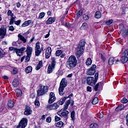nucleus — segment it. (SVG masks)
<instances>
[{
  "instance_id": "24",
  "label": "nucleus",
  "mask_w": 128,
  "mask_h": 128,
  "mask_svg": "<svg viewBox=\"0 0 128 128\" xmlns=\"http://www.w3.org/2000/svg\"><path fill=\"white\" fill-rule=\"evenodd\" d=\"M124 104H122L120 106H118L116 108V112H120L121 110H124Z\"/></svg>"
},
{
  "instance_id": "2",
  "label": "nucleus",
  "mask_w": 128,
  "mask_h": 128,
  "mask_svg": "<svg viewBox=\"0 0 128 128\" xmlns=\"http://www.w3.org/2000/svg\"><path fill=\"white\" fill-rule=\"evenodd\" d=\"M77 64L78 60H76V56H71L66 61V66L69 70H72L74 68H76V66Z\"/></svg>"
},
{
  "instance_id": "31",
  "label": "nucleus",
  "mask_w": 128,
  "mask_h": 128,
  "mask_svg": "<svg viewBox=\"0 0 128 128\" xmlns=\"http://www.w3.org/2000/svg\"><path fill=\"white\" fill-rule=\"evenodd\" d=\"M88 28V24H86V22H84L82 24L80 28V30H86Z\"/></svg>"
},
{
  "instance_id": "4",
  "label": "nucleus",
  "mask_w": 128,
  "mask_h": 128,
  "mask_svg": "<svg viewBox=\"0 0 128 128\" xmlns=\"http://www.w3.org/2000/svg\"><path fill=\"white\" fill-rule=\"evenodd\" d=\"M70 100H68L64 105V108L58 112V114L60 116L68 118V114L69 112L66 110L68 108V106H70Z\"/></svg>"
},
{
  "instance_id": "20",
  "label": "nucleus",
  "mask_w": 128,
  "mask_h": 128,
  "mask_svg": "<svg viewBox=\"0 0 128 128\" xmlns=\"http://www.w3.org/2000/svg\"><path fill=\"white\" fill-rule=\"evenodd\" d=\"M12 86L14 87V88H16L17 86H18V84H20V80H18V79H14L12 82Z\"/></svg>"
},
{
  "instance_id": "46",
  "label": "nucleus",
  "mask_w": 128,
  "mask_h": 128,
  "mask_svg": "<svg viewBox=\"0 0 128 128\" xmlns=\"http://www.w3.org/2000/svg\"><path fill=\"white\" fill-rule=\"evenodd\" d=\"M98 86H100V84H97L95 86H94V90L96 92H98Z\"/></svg>"
},
{
  "instance_id": "37",
  "label": "nucleus",
  "mask_w": 128,
  "mask_h": 128,
  "mask_svg": "<svg viewBox=\"0 0 128 128\" xmlns=\"http://www.w3.org/2000/svg\"><path fill=\"white\" fill-rule=\"evenodd\" d=\"M62 54V50H58L56 51V56H60Z\"/></svg>"
},
{
  "instance_id": "60",
  "label": "nucleus",
  "mask_w": 128,
  "mask_h": 128,
  "mask_svg": "<svg viewBox=\"0 0 128 128\" xmlns=\"http://www.w3.org/2000/svg\"><path fill=\"white\" fill-rule=\"evenodd\" d=\"M87 90L90 92H92V87L90 86H87Z\"/></svg>"
},
{
  "instance_id": "10",
  "label": "nucleus",
  "mask_w": 128,
  "mask_h": 128,
  "mask_svg": "<svg viewBox=\"0 0 128 128\" xmlns=\"http://www.w3.org/2000/svg\"><path fill=\"white\" fill-rule=\"evenodd\" d=\"M26 126H28V119L23 118L19 122L17 128H24Z\"/></svg>"
},
{
  "instance_id": "14",
  "label": "nucleus",
  "mask_w": 128,
  "mask_h": 128,
  "mask_svg": "<svg viewBox=\"0 0 128 128\" xmlns=\"http://www.w3.org/2000/svg\"><path fill=\"white\" fill-rule=\"evenodd\" d=\"M56 96H54V93L52 92H50L49 96V100L48 103L49 104H52L56 100Z\"/></svg>"
},
{
  "instance_id": "38",
  "label": "nucleus",
  "mask_w": 128,
  "mask_h": 128,
  "mask_svg": "<svg viewBox=\"0 0 128 128\" xmlns=\"http://www.w3.org/2000/svg\"><path fill=\"white\" fill-rule=\"evenodd\" d=\"M7 14L8 16H11V18L14 16V13H12V12L11 10H8V12H7Z\"/></svg>"
},
{
  "instance_id": "8",
  "label": "nucleus",
  "mask_w": 128,
  "mask_h": 128,
  "mask_svg": "<svg viewBox=\"0 0 128 128\" xmlns=\"http://www.w3.org/2000/svg\"><path fill=\"white\" fill-rule=\"evenodd\" d=\"M42 50H44V47L40 48V43L39 42H36L35 46V56H39L40 54H42Z\"/></svg>"
},
{
  "instance_id": "51",
  "label": "nucleus",
  "mask_w": 128,
  "mask_h": 128,
  "mask_svg": "<svg viewBox=\"0 0 128 128\" xmlns=\"http://www.w3.org/2000/svg\"><path fill=\"white\" fill-rule=\"evenodd\" d=\"M124 56H128V50L126 49L124 50V53H123Z\"/></svg>"
},
{
  "instance_id": "58",
  "label": "nucleus",
  "mask_w": 128,
  "mask_h": 128,
  "mask_svg": "<svg viewBox=\"0 0 128 128\" xmlns=\"http://www.w3.org/2000/svg\"><path fill=\"white\" fill-rule=\"evenodd\" d=\"M18 72V69L16 68H14V70H13V74H17Z\"/></svg>"
},
{
  "instance_id": "48",
  "label": "nucleus",
  "mask_w": 128,
  "mask_h": 128,
  "mask_svg": "<svg viewBox=\"0 0 128 128\" xmlns=\"http://www.w3.org/2000/svg\"><path fill=\"white\" fill-rule=\"evenodd\" d=\"M94 80H96V82H98V73H96L94 75Z\"/></svg>"
},
{
  "instance_id": "9",
  "label": "nucleus",
  "mask_w": 128,
  "mask_h": 128,
  "mask_svg": "<svg viewBox=\"0 0 128 128\" xmlns=\"http://www.w3.org/2000/svg\"><path fill=\"white\" fill-rule=\"evenodd\" d=\"M120 28V34L122 36H127L128 34V30L124 28V24H120L119 25Z\"/></svg>"
},
{
  "instance_id": "13",
  "label": "nucleus",
  "mask_w": 128,
  "mask_h": 128,
  "mask_svg": "<svg viewBox=\"0 0 128 128\" xmlns=\"http://www.w3.org/2000/svg\"><path fill=\"white\" fill-rule=\"evenodd\" d=\"M26 50V48L24 47L21 48L19 49H16V51L15 52H16L18 56H22L24 54V50Z\"/></svg>"
},
{
  "instance_id": "18",
  "label": "nucleus",
  "mask_w": 128,
  "mask_h": 128,
  "mask_svg": "<svg viewBox=\"0 0 128 128\" xmlns=\"http://www.w3.org/2000/svg\"><path fill=\"white\" fill-rule=\"evenodd\" d=\"M32 111L30 110V108L28 106H26L24 114L25 116H30V114H32Z\"/></svg>"
},
{
  "instance_id": "59",
  "label": "nucleus",
  "mask_w": 128,
  "mask_h": 128,
  "mask_svg": "<svg viewBox=\"0 0 128 128\" xmlns=\"http://www.w3.org/2000/svg\"><path fill=\"white\" fill-rule=\"evenodd\" d=\"M12 46H18V42H12Z\"/></svg>"
},
{
  "instance_id": "5",
  "label": "nucleus",
  "mask_w": 128,
  "mask_h": 128,
  "mask_svg": "<svg viewBox=\"0 0 128 128\" xmlns=\"http://www.w3.org/2000/svg\"><path fill=\"white\" fill-rule=\"evenodd\" d=\"M66 86L67 81L66 78H63L60 82V87L58 88L59 94L60 96H64V88H66Z\"/></svg>"
},
{
  "instance_id": "36",
  "label": "nucleus",
  "mask_w": 128,
  "mask_h": 128,
  "mask_svg": "<svg viewBox=\"0 0 128 128\" xmlns=\"http://www.w3.org/2000/svg\"><path fill=\"white\" fill-rule=\"evenodd\" d=\"M90 128H98V125L96 124H92L90 126Z\"/></svg>"
},
{
  "instance_id": "45",
  "label": "nucleus",
  "mask_w": 128,
  "mask_h": 128,
  "mask_svg": "<svg viewBox=\"0 0 128 128\" xmlns=\"http://www.w3.org/2000/svg\"><path fill=\"white\" fill-rule=\"evenodd\" d=\"M31 56H32L27 55V56H26V58H25L26 61V62H29V60H30V57Z\"/></svg>"
},
{
  "instance_id": "62",
  "label": "nucleus",
  "mask_w": 128,
  "mask_h": 128,
  "mask_svg": "<svg viewBox=\"0 0 128 128\" xmlns=\"http://www.w3.org/2000/svg\"><path fill=\"white\" fill-rule=\"evenodd\" d=\"M30 96L32 98H36V95H34V94H30Z\"/></svg>"
},
{
  "instance_id": "53",
  "label": "nucleus",
  "mask_w": 128,
  "mask_h": 128,
  "mask_svg": "<svg viewBox=\"0 0 128 128\" xmlns=\"http://www.w3.org/2000/svg\"><path fill=\"white\" fill-rule=\"evenodd\" d=\"M47 122H52V118L50 117H48L46 119Z\"/></svg>"
},
{
  "instance_id": "39",
  "label": "nucleus",
  "mask_w": 128,
  "mask_h": 128,
  "mask_svg": "<svg viewBox=\"0 0 128 128\" xmlns=\"http://www.w3.org/2000/svg\"><path fill=\"white\" fill-rule=\"evenodd\" d=\"M75 112L74 111H72L70 114V116L72 118V120H74V118H75V116H74Z\"/></svg>"
},
{
  "instance_id": "40",
  "label": "nucleus",
  "mask_w": 128,
  "mask_h": 128,
  "mask_svg": "<svg viewBox=\"0 0 128 128\" xmlns=\"http://www.w3.org/2000/svg\"><path fill=\"white\" fill-rule=\"evenodd\" d=\"M112 22H114V20H110L106 22V24H107V26H110V25L112 24Z\"/></svg>"
},
{
  "instance_id": "34",
  "label": "nucleus",
  "mask_w": 128,
  "mask_h": 128,
  "mask_svg": "<svg viewBox=\"0 0 128 128\" xmlns=\"http://www.w3.org/2000/svg\"><path fill=\"white\" fill-rule=\"evenodd\" d=\"M92 62L90 58H88L86 62V66H90Z\"/></svg>"
},
{
  "instance_id": "12",
  "label": "nucleus",
  "mask_w": 128,
  "mask_h": 128,
  "mask_svg": "<svg viewBox=\"0 0 128 128\" xmlns=\"http://www.w3.org/2000/svg\"><path fill=\"white\" fill-rule=\"evenodd\" d=\"M87 84L89 86H94L96 84V80H95L94 78L89 76L87 78Z\"/></svg>"
},
{
  "instance_id": "61",
  "label": "nucleus",
  "mask_w": 128,
  "mask_h": 128,
  "mask_svg": "<svg viewBox=\"0 0 128 128\" xmlns=\"http://www.w3.org/2000/svg\"><path fill=\"white\" fill-rule=\"evenodd\" d=\"M65 26L67 28H70V23H66Z\"/></svg>"
},
{
  "instance_id": "30",
  "label": "nucleus",
  "mask_w": 128,
  "mask_h": 128,
  "mask_svg": "<svg viewBox=\"0 0 128 128\" xmlns=\"http://www.w3.org/2000/svg\"><path fill=\"white\" fill-rule=\"evenodd\" d=\"M57 128H62V126H64V122L62 121H60L55 124Z\"/></svg>"
},
{
  "instance_id": "26",
  "label": "nucleus",
  "mask_w": 128,
  "mask_h": 128,
  "mask_svg": "<svg viewBox=\"0 0 128 128\" xmlns=\"http://www.w3.org/2000/svg\"><path fill=\"white\" fill-rule=\"evenodd\" d=\"M114 60H114V58H110L108 62V64H110V66H112L114 62Z\"/></svg>"
},
{
  "instance_id": "29",
  "label": "nucleus",
  "mask_w": 128,
  "mask_h": 128,
  "mask_svg": "<svg viewBox=\"0 0 128 128\" xmlns=\"http://www.w3.org/2000/svg\"><path fill=\"white\" fill-rule=\"evenodd\" d=\"M94 17L96 18H102V13H100V12H96L94 14Z\"/></svg>"
},
{
  "instance_id": "63",
  "label": "nucleus",
  "mask_w": 128,
  "mask_h": 128,
  "mask_svg": "<svg viewBox=\"0 0 128 128\" xmlns=\"http://www.w3.org/2000/svg\"><path fill=\"white\" fill-rule=\"evenodd\" d=\"M70 100V106H74V100Z\"/></svg>"
},
{
  "instance_id": "55",
  "label": "nucleus",
  "mask_w": 128,
  "mask_h": 128,
  "mask_svg": "<svg viewBox=\"0 0 128 128\" xmlns=\"http://www.w3.org/2000/svg\"><path fill=\"white\" fill-rule=\"evenodd\" d=\"M9 30H11V32H14V28L12 26H10L9 27Z\"/></svg>"
},
{
  "instance_id": "49",
  "label": "nucleus",
  "mask_w": 128,
  "mask_h": 128,
  "mask_svg": "<svg viewBox=\"0 0 128 128\" xmlns=\"http://www.w3.org/2000/svg\"><path fill=\"white\" fill-rule=\"evenodd\" d=\"M20 20H18L17 21H15L14 22V24H16V26H20Z\"/></svg>"
},
{
  "instance_id": "15",
  "label": "nucleus",
  "mask_w": 128,
  "mask_h": 128,
  "mask_svg": "<svg viewBox=\"0 0 128 128\" xmlns=\"http://www.w3.org/2000/svg\"><path fill=\"white\" fill-rule=\"evenodd\" d=\"M51 54H52V48L50 47H48L46 49V55H45L46 58H50Z\"/></svg>"
},
{
  "instance_id": "43",
  "label": "nucleus",
  "mask_w": 128,
  "mask_h": 128,
  "mask_svg": "<svg viewBox=\"0 0 128 128\" xmlns=\"http://www.w3.org/2000/svg\"><path fill=\"white\" fill-rule=\"evenodd\" d=\"M15 20L14 19V18H11L10 20V22L9 23V24L10 26H12V24H14V22Z\"/></svg>"
},
{
  "instance_id": "47",
  "label": "nucleus",
  "mask_w": 128,
  "mask_h": 128,
  "mask_svg": "<svg viewBox=\"0 0 128 128\" xmlns=\"http://www.w3.org/2000/svg\"><path fill=\"white\" fill-rule=\"evenodd\" d=\"M90 18L88 17V15H84L83 16V19L84 20H88Z\"/></svg>"
},
{
  "instance_id": "50",
  "label": "nucleus",
  "mask_w": 128,
  "mask_h": 128,
  "mask_svg": "<svg viewBox=\"0 0 128 128\" xmlns=\"http://www.w3.org/2000/svg\"><path fill=\"white\" fill-rule=\"evenodd\" d=\"M100 56L102 58V60H103V62H106V57L104 56V55L102 54H100Z\"/></svg>"
},
{
  "instance_id": "54",
  "label": "nucleus",
  "mask_w": 128,
  "mask_h": 128,
  "mask_svg": "<svg viewBox=\"0 0 128 128\" xmlns=\"http://www.w3.org/2000/svg\"><path fill=\"white\" fill-rule=\"evenodd\" d=\"M98 117L100 118H104V114L102 113L100 114H98Z\"/></svg>"
},
{
  "instance_id": "32",
  "label": "nucleus",
  "mask_w": 128,
  "mask_h": 128,
  "mask_svg": "<svg viewBox=\"0 0 128 128\" xmlns=\"http://www.w3.org/2000/svg\"><path fill=\"white\" fill-rule=\"evenodd\" d=\"M42 66V60H40L38 62V64H37V66L36 68V70H40Z\"/></svg>"
},
{
  "instance_id": "64",
  "label": "nucleus",
  "mask_w": 128,
  "mask_h": 128,
  "mask_svg": "<svg viewBox=\"0 0 128 128\" xmlns=\"http://www.w3.org/2000/svg\"><path fill=\"white\" fill-rule=\"evenodd\" d=\"M126 126H128V114L126 116Z\"/></svg>"
},
{
  "instance_id": "35",
  "label": "nucleus",
  "mask_w": 128,
  "mask_h": 128,
  "mask_svg": "<svg viewBox=\"0 0 128 128\" xmlns=\"http://www.w3.org/2000/svg\"><path fill=\"white\" fill-rule=\"evenodd\" d=\"M98 103V98H95L93 99L92 100V104H96Z\"/></svg>"
},
{
  "instance_id": "25",
  "label": "nucleus",
  "mask_w": 128,
  "mask_h": 128,
  "mask_svg": "<svg viewBox=\"0 0 128 128\" xmlns=\"http://www.w3.org/2000/svg\"><path fill=\"white\" fill-rule=\"evenodd\" d=\"M32 22V20H28L25 21L22 24V28H26V26H30V24Z\"/></svg>"
},
{
  "instance_id": "44",
  "label": "nucleus",
  "mask_w": 128,
  "mask_h": 128,
  "mask_svg": "<svg viewBox=\"0 0 128 128\" xmlns=\"http://www.w3.org/2000/svg\"><path fill=\"white\" fill-rule=\"evenodd\" d=\"M9 50H11V52H16V48L14 47H10L9 48Z\"/></svg>"
},
{
  "instance_id": "56",
  "label": "nucleus",
  "mask_w": 128,
  "mask_h": 128,
  "mask_svg": "<svg viewBox=\"0 0 128 128\" xmlns=\"http://www.w3.org/2000/svg\"><path fill=\"white\" fill-rule=\"evenodd\" d=\"M55 120L56 122H58V120H60V118L58 117V116H55Z\"/></svg>"
},
{
  "instance_id": "52",
  "label": "nucleus",
  "mask_w": 128,
  "mask_h": 128,
  "mask_svg": "<svg viewBox=\"0 0 128 128\" xmlns=\"http://www.w3.org/2000/svg\"><path fill=\"white\" fill-rule=\"evenodd\" d=\"M35 106H40V102L38 100H35L34 102Z\"/></svg>"
},
{
  "instance_id": "28",
  "label": "nucleus",
  "mask_w": 128,
  "mask_h": 128,
  "mask_svg": "<svg viewBox=\"0 0 128 128\" xmlns=\"http://www.w3.org/2000/svg\"><path fill=\"white\" fill-rule=\"evenodd\" d=\"M8 108H14V102L12 101V100H10L8 101Z\"/></svg>"
},
{
  "instance_id": "3",
  "label": "nucleus",
  "mask_w": 128,
  "mask_h": 128,
  "mask_svg": "<svg viewBox=\"0 0 128 128\" xmlns=\"http://www.w3.org/2000/svg\"><path fill=\"white\" fill-rule=\"evenodd\" d=\"M66 98H68L66 97H64L63 98H61L60 100L59 103L58 104V103H54L52 104L47 105L46 108H48V110H58V108L60 107V104L61 106L64 104Z\"/></svg>"
},
{
  "instance_id": "17",
  "label": "nucleus",
  "mask_w": 128,
  "mask_h": 128,
  "mask_svg": "<svg viewBox=\"0 0 128 128\" xmlns=\"http://www.w3.org/2000/svg\"><path fill=\"white\" fill-rule=\"evenodd\" d=\"M56 17L49 18L46 22V24H54L56 22Z\"/></svg>"
},
{
  "instance_id": "57",
  "label": "nucleus",
  "mask_w": 128,
  "mask_h": 128,
  "mask_svg": "<svg viewBox=\"0 0 128 128\" xmlns=\"http://www.w3.org/2000/svg\"><path fill=\"white\" fill-rule=\"evenodd\" d=\"M2 54H4V50L0 48V56H2Z\"/></svg>"
},
{
  "instance_id": "11",
  "label": "nucleus",
  "mask_w": 128,
  "mask_h": 128,
  "mask_svg": "<svg viewBox=\"0 0 128 128\" xmlns=\"http://www.w3.org/2000/svg\"><path fill=\"white\" fill-rule=\"evenodd\" d=\"M96 64L92 65V66L87 72V76H94V74H96Z\"/></svg>"
},
{
  "instance_id": "7",
  "label": "nucleus",
  "mask_w": 128,
  "mask_h": 128,
  "mask_svg": "<svg viewBox=\"0 0 128 128\" xmlns=\"http://www.w3.org/2000/svg\"><path fill=\"white\" fill-rule=\"evenodd\" d=\"M56 58H52L51 64H50L48 66L47 70L48 74H52V71L54 70V68L56 67Z\"/></svg>"
},
{
  "instance_id": "33",
  "label": "nucleus",
  "mask_w": 128,
  "mask_h": 128,
  "mask_svg": "<svg viewBox=\"0 0 128 128\" xmlns=\"http://www.w3.org/2000/svg\"><path fill=\"white\" fill-rule=\"evenodd\" d=\"M44 16H46V13H44V12H40L39 14L38 19L42 20V19L44 18Z\"/></svg>"
},
{
  "instance_id": "1",
  "label": "nucleus",
  "mask_w": 128,
  "mask_h": 128,
  "mask_svg": "<svg viewBox=\"0 0 128 128\" xmlns=\"http://www.w3.org/2000/svg\"><path fill=\"white\" fill-rule=\"evenodd\" d=\"M86 48V40L82 39L79 42L78 48H76V56L77 58H80L82 56V52Z\"/></svg>"
},
{
  "instance_id": "6",
  "label": "nucleus",
  "mask_w": 128,
  "mask_h": 128,
  "mask_svg": "<svg viewBox=\"0 0 128 128\" xmlns=\"http://www.w3.org/2000/svg\"><path fill=\"white\" fill-rule=\"evenodd\" d=\"M40 89L37 90V95L38 96H43L45 94L46 92H48V86H44L40 85Z\"/></svg>"
},
{
  "instance_id": "16",
  "label": "nucleus",
  "mask_w": 128,
  "mask_h": 128,
  "mask_svg": "<svg viewBox=\"0 0 128 128\" xmlns=\"http://www.w3.org/2000/svg\"><path fill=\"white\" fill-rule=\"evenodd\" d=\"M6 34V28H0V36H2V38H4Z\"/></svg>"
},
{
  "instance_id": "27",
  "label": "nucleus",
  "mask_w": 128,
  "mask_h": 128,
  "mask_svg": "<svg viewBox=\"0 0 128 128\" xmlns=\"http://www.w3.org/2000/svg\"><path fill=\"white\" fill-rule=\"evenodd\" d=\"M32 66H28L25 69L26 74H30V72H32Z\"/></svg>"
},
{
  "instance_id": "23",
  "label": "nucleus",
  "mask_w": 128,
  "mask_h": 128,
  "mask_svg": "<svg viewBox=\"0 0 128 128\" xmlns=\"http://www.w3.org/2000/svg\"><path fill=\"white\" fill-rule=\"evenodd\" d=\"M128 57L126 56H122L120 58V61L122 64H126L128 62Z\"/></svg>"
},
{
  "instance_id": "22",
  "label": "nucleus",
  "mask_w": 128,
  "mask_h": 128,
  "mask_svg": "<svg viewBox=\"0 0 128 128\" xmlns=\"http://www.w3.org/2000/svg\"><path fill=\"white\" fill-rule=\"evenodd\" d=\"M18 40H22L24 44H26V38H24V37L22 36V35L20 34H18Z\"/></svg>"
},
{
  "instance_id": "41",
  "label": "nucleus",
  "mask_w": 128,
  "mask_h": 128,
  "mask_svg": "<svg viewBox=\"0 0 128 128\" xmlns=\"http://www.w3.org/2000/svg\"><path fill=\"white\" fill-rule=\"evenodd\" d=\"M120 102L122 104H126V102H128V99L126 98H122V99L120 100Z\"/></svg>"
},
{
  "instance_id": "21",
  "label": "nucleus",
  "mask_w": 128,
  "mask_h": 128,
  "mask_svg": "<svg viewBox=\"0 0 128 128\" xmlns=\"http://www.w3.org/2000/svg\"><path fill=\"white\" fill-rule=\"evenodd\" d=\"M16 96L18 98H20V96H22V90H20V89H16Z\"/></svg>"
},
{
  "instance_id": "19",
  "label": "nucleus",
  "mask_w": 128,
  "mask_h": 128,
  "mask_svg": "<svg viewBox=\"0 0 128 128\" xmlns=\"http://www.w3.org/2000/svg\"><path fill=\"white\" fill-rule=\"evenodd\" d=\"M32 48L28 46L26 48V54L28 56H32Z\"/></svg>"
},
{
  "instance_id": "42",
  "label": "nucleus",
  "mask_w": 128,
  "mask_h": 128,
  "mask_svg": "<svg viewBox=\"0 0 128 128\" xmlns=\"http://www.w3.org/2000/svg\"><path fill=\"white\" fill-rule=\"evenodd\" d=\"M76 16L80 18V16H82V11L80 10L77 14Z\"/></svg>"
}]
</instances>
